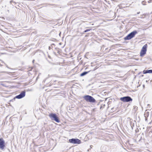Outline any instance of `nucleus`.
I'll list each match as a JSON object with an SVG mask.
<instances>
[{
    "label": "nucleus",
    "mask_w": 152,
    "mask_h": 152,
    "mask_svg": "<svg viewBox=\"0 0 152 152\" xmlns=\"http://www.w3.org/2000/svg\"><path fill=\"white\" fill-rule=\"evenodd\" d=\"M90 30H91V29H86V30H85L84 31V32L85 33V32H87L89 31Z\"/></svg>",
    "instance_id": "f8f14e48"
},
{
    "label": "nucleus",
    "mask_w": 152,
    "mask_h": 152,
    "mask_svg": "<svg viewBox=\"0 0 152 152\" xmlns=\"http://www.w3.org/2000/svg\"><path fill=\"white\" fill-rule=\"evenodd\" d=\"M31 69H32V68H31V70H31Z\"/></svg>",
    "instance_id": "4be33fe9"
},
{
    "label": "nucleus",
    "mask_w": 152,
    "mask_h": 152,
    "mask_svg": "<svg viewBox=\"0 0 152 152\" xmlns=\"http://www.w3.org/2000/svg\"><path fill=\"white\" fill-rule=\"evenodd\" d=\"M137 33V32L136 31H134L130 33L126 37H125L124 39L125 40H129L134 37Z\"/></svg>",
    "instance_id": "7ed1b4c3"
},
{
    "label": "nucleus",
    "mask_w": 152,
    "mask_h": 152,
    "mask_svg": "<svg viewBox=\"0 0 152 152\" xmlns=\"http://www.w3.org/2000/svg\"><path fill=\"white\" fill-rule=\"evenodd\" d=\"M143 73L144 74H145L147 73H152V70H144L143 72Z\"/></svg>",
    "instance_id": "1a4fd4ad"
},
{
    "label": "nucleus",
    "mask_w": 152,
    "mask_h": 152,
    "mask_svg": "<svg viewBox=\"0 0 152 152\" xmlns=\"http://www.w3.org/2000/svg\"><path fill=\"white\" fill-rule=\"evenodd\" d=\"M147 47V45L146 44L143 46L140 53V56H143L146 53Z\"/></svg>",
    "instance_id": "0eeeda50"
},
{
    "label": "nucleus",
    "mask_w": 152,
    "mask_h": 152,
    "mask_svg": "<svg viewBox=\"0 0 152 152\" xmlns=\"http://www.w3.org/2000/svg\"><path fill=\"white\" fill-rule=\"evenodd\" d=\"M140 12H138L137 13V14H140Z\"/></svg>",
    "instance_id": "f3484780"
},
{
    "label": "nucleus",
    "mask_w": 152,
    "mask_h": 152,
    "mask_svg": "<svg viewBox=\"0 0 152 152\" xmlns=\"http://www.w3.org/2000/svg\"><path fill=\"white\" fill-rule=\"evenodd\" d=\"M135 60H137V61H138L139 60V59H137V58H135L134 59Z\"/></svg>",
    "instance_id": "dca6fc26"
},
{
    "label": "nucleus",
    "mask_w": 152,
    "mask_h": 152,
    "mask_svg": "<svg viewBox=\"0 0 152 152\" xmlns=\"http://www.w3.org/2000/svg\"><path fill=\"white\" fill-rule=\"evenodd\" d=\"M90 71H88V72H86V71L84 72H82V73H81L80 74V76L81 77L85 75H86V74H88V72H90Z\"/></svg>",
    "instance_id": "9d476101"
},
{
    "label": "nucleus",
    "mask_w": 152,
    "mask_h": 152,
    "mask_svg": "<svg viewBox=\"0 0 152 152\" xmlns=\"http://www.w3.org/2000/svg\"><path fill=\"white\" fill-rule=\"evenodd\" d=\"M120 100L124 102H130L132 101V99L129 96H127L121 97Z\"/></svg>",
    "instance_id": "20e7f679"
},
{
    "label": "nucleus",
    "mask_w": 152,
    "mask_h": 152,
    "mask_svg": "<svg viewBox=\"0 0 152 152\" xmlns=\"http://www.w3.org/2000/svg\"><path fill=\"white\" fill-rule=\"evenodd\" d=\"M5 147V141L2 138H0V149L3 150Z\"/></svg>",
    "instance_id": "6e6552de"
},
{
    "label": "nucleus",
    "mask_w": 152,
    "mask_h": 152,
    "mask_svg": "<svg viewBox=\"0 0 152 152\" xmlns=\"http://www.w3.org/2000/svg\"><path fill=\"white\" fill-rule=\"evenodd\" d=\"M6 67H7L8 68H9V67H8V66H6Z\"/></svg>",
    "instance_id": "412c9836"
},
{
    "label": "nucleus",
    "mask_w": 152,
    "mask_h": 152,
    "mask_svg": "<svg viewBox=\"0 0 152 152\" xmlns=\"http://www.w3.org/2000/svg\"><path fill=\"white\" fill-rule=\"evenodd\" d=\"M102 106H101L100 107V109H101L102 108Z\"/></svg>",
    "instance_id": "6ab92c4d"
},
{
    "label": "nucleus",
    "mask_w": 152,
    "mask_h": 152,
    "mask_svg": "<svg viewBox=\"0 0 152 152\" xmlns=\"http://www.w3.org/2000/svg\"><path fill=\"white\" fill-rule=\"evenodd\" d=\"M105 48V47H104V46H102V47L101 49H102H102H105V50H106L107 49V48Z\"/></svg>",
    "instance_id": "4468645a"
},
{
    "label": "nucleus",
    "mask_w": 152,
    "mask_h": 152,
    "mask_svg": "<svg viewBox=\"0 0 152 152\" xmlns=\"http://www.w3.org/2000/svg\"><path fill=\"white\" fill-rule=\"evenodd\" d=\"M49 116L52 120L54 121L57 123H59L60 120L55 113H51L49 114Z\"/></svg>",
    "instance_id": "f03ea898"
},
{
    "label": "nucleus",
    "mask_w": 152,
    "mask_h": 152,
    "mask_svg": "<svg viewBox=\"0 0 152 152\" xmlns=\"http://www.w3.org/2000/svg\"><path fill=\"white\" fill-rule=\"evenodd\" d=\"M34 60H33V61H32V62L33 63H34Z\"/></svg>",
    "instance_id": "a211bd4d"
},
{
    "label": "nucleus",
    "mask_w": 152,
    "mask_h": 152,
    "mask_svg": "<svg viewBox=\"0 0 152 152\" xmlns=\"http://www.w3.org/2000/svg\"><path fill=\"white\" fill-rule=\"evenodd\" d=\"M142 4H143V5H145V2L144 1H142Z\"/></svg>",
    "instance_id": "ddd939ff"
},
{
    "label": "nucleus",
    "mask_w": 152,
    "mask_h": 152,
    "mask_svg": "<svg viewBox=\"0 0 152 152\" xmlns=\"http://www.w3.org/2000/svg\"><path fill=\"white\" fill-rule=\"evenodd\" d=\"M92 146V145H91L90 147H91Z\"/></svg>",
    "instance_id": "5701e85b"
},
{
    "label": "nucleus",
    "mask_w": 152,
    "mask_h": 152,
    "mask_svg": "<svg viewBox=\"0 0 152 152\" xmlns=\"http://www.w3.org/2000/svg\"><path fill=\"white\" fill-rule=\"evenodd\" d=\"M46 59L49 61V63H51L50 61L51 60V58H46Z\"/></svg>",
    "instance_id": "9b49d317"
},
{
    "label": "nucleus",
    "mask_w": 152,
    "mask_h": 152,
    "mask_svg": "<svg viewBox=\"0 0 152 152\" xmlns=\"http://www.w3.org/2000/svg\"><path fill=\"white\" fill-rule=\"evenodd\" d=\"M50 49V47H49V49Z\"/></svg>",
    "instance_id": "aec40b11"
},
{
    "label": "nucleus",
    "mask_w": 152,
    "mask_h": 152,
    "mask_svg": "<svg viewBox=\"0 0 152 152\" xmlns=\"http://www.w3.org/2000/svg\"><path fill=\"white\" fill-rule=\"evenodd\" d=\"M113 109H114V108H111V112H113L114 111L113 110Z\"/></svg>",
    "instance_id": "2eb2a0df"
},
{
    "label": "nucleus",
    "mask_w": 152,
    "mask_h": 152,
    "mask_svg": "<svg viewBox=\"0 0 152 152\" xmlns=\"http://www.w3.org/2000/svg\"><path fill=\"white\" fill-rule=\"evenodd\" d=\"M25 91H22L19 95L16 96L14 98V99H15V98L18 99H21L24 97L25 96Z\"/></svg>",
    "instance_id": "423d86ee"
},
{
    "label": "nucleus",
    "mask_w": 152,
    "mask_h": 152,
    "mask_svg": "<svg viewBox=\"0 0 152 152\" xmlns=\"http://www.w3.org/2000/svg\"><path fill=\"white\" fill-rule=\"evenodd\" d=\"M83 98L87 102L91 103H95L96 102V100L94 98L89 95H86L84 96Z\"/></svg>",
    "instance_id": "f257e3e1"
},
{
    "label": "nucleus",
    "mask_w": 152,
    "mask_h": 152,
    "mask_svg": "<svg viewBox=\"0 0 152 152\" xmlns=\"http://www.w3.org/2000/svg\"><path fill=\"white\" fill-rule=\"evenodd\" d=\"M69 142L73 144H79L81 143L80 140L77 138H72L69 140Z\"/></svg>",
    "instance_id": "39448f33"
}]
</instances>
